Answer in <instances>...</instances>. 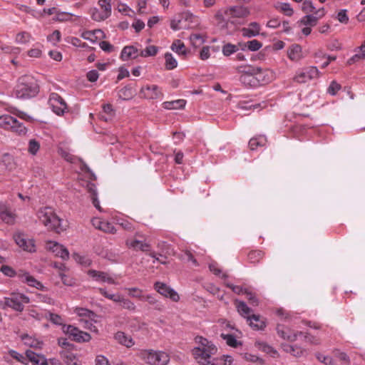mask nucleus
<instances>
[{
    "mask_svg": "<svg viewBox=\"0 0 365 365\" xmlns=\"http://www.w3.org/2000/svg\"><path fill=\"white\" fill-rule=\"evenodd\" d=\"M267 142L266 138L264 136H258L255 138H252L249 141V147L250 150H255L258 147H263L265 145Z\"/></svg>",
    "mask_w": 365,
    "mask_h": 365,
    "instance_id": "obj_33",
    "label": "nucleus"
},
{
    "mask_svg": "<svg viewBox=\"0 0 365 365\" xmlns=\"http://www.w3.org/2000/svg\"><path fill=\"white\" fill-rule=\"evenodd\" d=\"M98 5L100 6V9L109 15L111 14V4L110 0H99Z\"/></svg>",
    "mask_w": 365,
    "mask_h": 365,
    "instance_id": "obj_56",
    "label": "nucleus"
},
{
    "mask_svg": "<svg viewBox=\"0 0 365 365\" xmlns=\"http://www.w3.org/2000/svg\"><path fill=\"white\" fill-rule=\"evenodd\" d=\"M235 304L239 314L245 318L247 321L251 317L252 310L245 304V302L240 300H235Z\"/></svg>",
    "mask_w": 365,
    "mask_h": 365,
    "instance_id": "obj_28",
    "label": "nucleus"
},
{
    "mask_svg": "<svg viewBox=\"0 0 365 365\" xmlns=\"http://www.w3.org/2000/svg\"><path fill=\"white\" fill-rule=\"evenodd\" d=\"M250 11L247 7L243 6H233L218 10L215 14V18L219 21H225V17L245 18L249 16Z\"/></svg>",
    "mask_w": 365,
    "mask_h": 365,
    "instance_id": "obj_5",
    "label": "nucleus"
},
{
    "mask_svg": "<svg viewBox=\"0 0 365 365\" xmlns=\"http://www.w3.org/2000/svg\"><path fill=\"white\" fill-rule=\"evenodd\" d=\"M100 48L105 52L111 53L114 51V46L108 41H101L99 43Z\"/></svg>",
    "mask_w": 365,
    "mask_h": 365,
    "instance_id": "obj_63",
    "label": "nucleus"
},
{
    "mask_svg": "<svg viewBox=\"0 0 365 365\" xmlns=\"http://www.w3.org/2000/svg\"><path fill=\"white\" fill-rule=\"evenodd\" d=\"M18 278L24 283H26L29 286L36 288L39 290H45L46 288L41 282L35 279L29 272L20 270L17 273Z\"/></svg>",
    "mask_w": 365,
    "mask_h": 365,
    "instance_id": "obj_14",
    "label": "nucleus"
},
{
    "mask_svg": "<svg viewBox=\"0 0 365 365\" xmlns=\"http://www.w3.org/2000/svg\"><path fill=\"white\" fill-rule=\"evenodd\" d=\"M64 361L67 365H79V361L76 356L70 352H67L63 356Z\"/></svg>",
    "mask_w": 365,
    "mask_h": 365,
    "instance_id": "obj_49",
    "label": "nucleus"
},
{
    "mask_svg": "<svg viewBox=\"0 0 365 365\" xmlns=\"http://www.w3.org/2000/svg\"><path fill=\"white\" fill-rule=\"evenodd\" d=\"M118 303H120V306L121 308L128 309L130 312H135L136 306L131 300L128 298H125L121 296L120 301Z\"/></svg>",
    "mask_w": 365,
    "mask_h": 365,
    "instance_id": "obj_36",
    "label": "nucleus"
},
{
    "mask_svg": "<svg viewBox=\"0 0 365 365\" xmlns=\"http://www.w3.org/2000/svg\"><path fill=\"white\" fill-rule=\"evenodd\" d=\"M186 101L184 99H178L172 101H165L163 103V108L168 110L180 109L185 106Z\"/></svg>",
    "mask_w": 365,
    "mask_h": 365,
    "instance_id": "obj_32",
    "label": "nucleus"
},
{
    "mask_svg": "<svg viewBox=\"0 0 365 365\" xmlns=\"http://www.w3.org/2000/svg\"><path fill=\"white\" fill-rule=\"evenodd\" d=\"M48 41L56 44L61 40V33L58 30H55L51 35L47 37Z\"/></svg>",
    "mask_w": 365,
    "mask_h": 365,
    "instance_id": "obj_62",
    "label": "nucleus"
},
{
    "mask_svg": "<svg viewBox=\"0 0 365 365\" xmlns=\"http://www.w3.org/2000/svg\"><path fill=\"white\" fill-rule=\"evenodd\" d=\"M242 36L245 38H252L257 36L260 32V26L257 22H252L248 27L241 29Z\"/></svg>",
    "mask_w": 365,
    "mask_h": 365,
    "instance_id": "obj_20",
    "label": "nucleus"
},
{
    "mask_svg": "<svg viewBox=\"0 0 365 365\" xmlns=\"http://www.w3.org/2000/svg\"><path fill=\"white\" fill-rule=\"evenodd\" d=\"M98 290L101 294L104 296L106 298H107L110 300H112L114 302H118V301H120V299L122 296L118 293H117V294L109 293L104 288H98Z\"/></svg>",
    "mask_w": 365,
    "mask_h": 365,
    "instance_id": "obj_45",
    "label": "nucleus"
},
{
    "mask_svg": "<svg viewBox=\"0 0 365 365\" xmlns=\"http://www.w3.org/2000/svg\"><path fill=\"white\" fill-rule=\"evenodd\" d=\"M14 238L16 243L24 250L29 252H35L36 249L34 240L25 238L23 234H16Z\"/></svg>",
    "mask_w": 365,
    "mask_h": 365,
    "instance_id": "obj_16",
    "label": "nucleus"
},
{
    "mask_svg": "<svg viewBox=\"0 0 365 365\" xmlns=\"http://www.w3.org/2000/svg\"><path fill=\"white\" fill-rule=\"evenodd\" d=\"M28 362L31 361L34 365H48L46 359L43 355L36 354L31 350L26 351Z\"/></svg>",
    "mask_w": 365,
    "mask_h": 365,
    "instance_id": "obj_25",
    "label": "nucleus"
},
{
    "mask_svg": "<svg viewBox=\"0 0 365 365\" xmlns=\"http://www.w3.org/2000/svg\"><path fill=\"white\" fill-rule=\"evenodd\" d=\"M140 56V51L133 46H125L120 53V58L123 61H128L129 58H136Z\"/></svg>",
    "mask_w": 365,
    "mask_h": 365,
    "instance_id": "obj_24",
    "label": "nucleus"
},
{
    "mask_svg": "<svg viewBox=\"0 0 365 365\" xmlns=\"http://www.w3.org/2000/svg\"><path fill=\"white\" fill-rule=\"evenodd\" d=\"M289 58L295 62H298L303 58L302 49L299 44L292 45L287 50Z\"/></svg>",
    "mask_w": 365,
    "mask_h": 365,
    "instance_id": "obj_22",
    "label": "nucleus"
},
{
    "mask_svg": "<svg viewBox=\"0 0 365 365\" xmlns=\"http://www.w3.org/2000/svg\"><path fill=\"white\" fill-rule=\"evenodd\" d=\"M48 319L56 325H61L63 324V319L61 317L56 314L48 313Z\"/></svg>",
    "mask_w": 365,
    "mask_h": 365,
    "instance_id": "obj_60",
    "label": "nucleus"
},
{
    "mask_svg": "<svg viewBox=\"0 0 365 365\" xmlns=\"http://www.w3.org/2000/svg\"><path fill=\"white\" fill-rule=\"evenodd\" d=\"M63 331L68 334L72 340L76 342H87L91 339L88 333L83 331L72 325L64 326Z\"/></svg>",
    "mask_w": 365,
    "mask_h": 365,
    "instance_id": "obj_10",
    "label": "nucleus"
},
{
    "mask_svg": "<svg viewBox=\"0 0 365 365\" xmlns=\"http://www.w3.org/2000/svg\"><path fill=\"white\" fill-rule=\"evenodd\" d=\"M40 148V143L35 139H31L29 142L28 151L31 155H36Z\"/></svg>",
    "mask_w": 365,
    "mask_h": 365,
    "instance_id": "obj_51",
    "label": "nucleus"
},
{
    "mask_svg": "<svg viewBox=\"0 0 365 365\" xmlns=\"http://www.w3.org/2000/svg\"><path fill=\"white\" fill-rule=\"evenodd\" d=\"M89 14L92 19L96 21H104L110 16L104 11L96 7L91 8L89 11Z\"/></svg>",
    "mask_w": 365,
    "mask_h": 365,
    "instance_id": "obj_30",
    "label": "nucleus"
},
{
    "mask_svg": "<svg viewBox=\"0 0 365 365\" xmlns=\"http://www.w3.org/2000/svg\"><path fill=\"white\" fill-rule=\"evenodd\" d=\"M158 48L155 46H147L145 49L140 51V56L148 57L154 56L157 54Z\"/></svg>",
    "mask_w": 365,
    "mask_h": 365,
    "instance_id": "obj_44",
    "label": "nucleus"
},
{
    "mask_svg": "<svg viewBox=\"0 0 365 365\" xmlns=\"http://www.w3.org/2000/svg\"><path fill=\"white\" fill-rule=\"evenodd\" d=\"M3 309L10 307L15 311L22 312L24 309V304L29 303V298L24 294H12L10 297H4Z\"/></svg>",
    "mask_w": 365,
    "mask_h": 365,
    "instance_id": "obj_8",
    "label": "nucleus"
},
{
    "mask_svg": "<svg viewBox=\"0 0 365 365\" xmlns=\"http://www.w3.org/2000/svg\"><path fill=\"white\" fill-rule=\"evenodd\" d=\"M247 322L254 330H263L266 327L265 319L259 314H252Z\"/></svg>",
    "mask_w": 365,
    "mask_h": 365,
    "instance_id": "obj_19",
    "label": "nucleus"
},
{
    "mask_svg": "<svg viewBox=\"0 0 365 365\" xmlns=\"http://www.w3.org/2000/svg\"><path fill=\"white\" fill-rule=\"evenodd\" d=\"M317 359L325 365H335L334 359L329 356H324L321 353L316 354Z\"/></svg>",
    "mask_w": 365,
    "mask_h": 365,
    "instance_id": "obj_53",
    "label": "nucleus"
},
{
    "mask_svg": "<svg viewBox=\"0 0 365 365\" xmlns=\"http://www.w3.org/2000/svg\"><path fill=\"white\" fill-rule=\"evenodd\" d=\"M237 71L238 73H241V75H255L256 71H257V67L251 66L249 65H242L240 66L237 68Z\"/></svg>",
    "mask_w": 365,
    "mask_h": 365,
    "instance_id": "obj_40",
    "label": "nucleus"
},
{
    "mask_svg": "<svg viewBox=\"0 0 365 365\" xmlns=\"http://www.w3.org/2000/svg\"><path fill=\"white\" fill-rule=\"evenodd\" d=\"M170 48L173 51L178 53V54H187V50L185 48V44L180 40H175L172 43Z\"/></svg>",
    "mask_w": 365,
    "mask_h": 365,
    "instance_id": "obj_39",
    "label": "nucleus"
},
{
    "mask_svg": "<svg viewBox=\"0 0 365 365\" xmlns=\"http://www.w3.org/2000/svg\"><path fill=\"white\" fill-rule=\"evenodd\" d=\"M276 329L279 337L290 342L295 341L299 336L304 334L303 331H292L288 327L280 324L277 325Z\"/></svg>",
    "mask_w": 365,
    "mask_h": 365,
    "instance_id": "obj_13",
    "label": "nucleus"
},
{
    "mask_svg": "<svg viewBox=\"0 0 365 365\" xmlns=\"http://www.w3.org/2000/svg\"><path fill=\"white\" fill-rule=\"evenodd\" d=\"M101 230L111 234H115L116 232V229L115 228L114 225L107 221H103V224L101 225Z\"/></svg>",
    "mask_w": 365,
    "mask_h": 365,
    "instance_id": "obj_55",
    "label": "nucleus"
},
{
    "mask_svg": "<svg viewBox=\"0 0 365 365\" xmlns=\"http://www.w3.org/2000/svg\"><path fill=\"white\" fill-rule=\"evenodd\" d=\"M39 91L37 79L31 75H24L18 78L13 93L17 98L26 100L36 96Z\"/></svg>",
    "mask_w": 365,
    "mask_h": 365,
    "instance_id": "obj_2",
    "label": "nucleus"
},
{
    "mask_svg": "<svg viewBox=\"0 0 365 365\" xmlns=\"http://www.w3.org/2000/svg\"><path fill=\"white\" fill-rule=\"evenodd\" d=\"M87 274L95 281L107 282L110 284H116L114 279L107 272L90 269L88 271Z\"/></svg>",
    "mask_w": 365,
    "mask_h": 365,
    "instance_id": "obj_17",
    "label": "nucleus"
},
{
    "mask_svg": "<svg viewBox=\"0 0 365 365\" xmlns=\"http://www.w3.org/2000/svg\"><path fill=\"white\" fill-rule=\"evenodd\" d=\"M48 104L52 110L58 115H63L68 111V106L63 98L58 93H51Z\"/></svg>",
    "mask_w": 365,
    "mask_h": 365,
    "instance_id": "obj_9",
    "label": "nucleus"
},
{
    "mask_svg": "<svg viewBox=\"0 0 365 365\" xmlns=\"http://www.w3.org/2000/svg\"><path fill=\"white\" fill-rule=\"evenodd\" d=\"M279 10L287 16H291L293 14V9L288 3H282L279 7Z\"/></svg>",
    "mask_w": 365,
    "mask_h": 365,
    "instance_id": "obj_59",
    "label": "nucleus"
},
{
    "mask_svg": "<svg viewBox=\"0 0 365 365\" xmlns=\"http://www.w3.org/2000/svg\"><path fill=\"white\" fill-rule=\"evenodd\" d=\"M31 35L26 31H22L16 34V42L17 43H26L30 41Z\"/></svg>",
    "mask_w": 365,
    "mask_h": 365,
    "instance_id": "obj_46",
    "label": "nucleus"
},
{
    "mask_svg": "<svg viewBox=\"0 0 365 365\" xmlns=\"http://www.w3.org/2000/svg\"><path fill=\"white\" fill-rule=\"evenodd\" d=\"M0 217L6 224H14L15 221V215L2 203H0Z\"/></svg>",
    "mask_w": 365,
    "mask_h": 365,
    "instance_id": "obj_26",
    "label": "nucleus"
},
{
    "mask_svg": "<svg viewBox=\"0 0 365 365\" xmlns=\"http://www.w3.org/2000/svg\"><path fill=\"white\" fill-rule=\"evenodd\" d=\"M127 289H128V291L129 292V295L130 297L137 298L139 299H143V291L141 289H140L137 287L128 288Z\"/></svg>",
    "mask_w": 365,
    "mask_h": 365,
    "instance_id": "obj_57",
    "label": "nucleus"
},
{
    "mask_svg": "<svg viewBox=\"0 0 365 365\" xmlns=\"http://www.w3.org/2000/svg\"><path fill=\"white\" fill-rule=\"evenodd\" d=\"M40 222L48 230L60 232L63 230L61 220L56 215L52 208L46 207L41 208L37 212Z\"/></svg>",
    "mask_w": 365,
    "mask_h": 365,
    "instance_id": "obj_3",
    "label": "nucleus"
},
{
    "mask_svg": "<svg viewBox=\"0 0 365 365\" xmlns=\"http://www.w3.org/2000/svg\"><path fill=\"white\" fill-rule=\"evenodd\" d=\"M114 339L118 343L130 348L134 345V341L132 337L125 334L123 331H118L115 334Z\"/></svg>",
    "mask_w": 365,
    "mask_h": 365,
    "instance_id": "obj_27",
    "label": "nucleus"
},
{
    "mask_svg": "<svg viewBox=\"0 0 365 365\" xmlns=\"http://www.w3.org/2000/svg\"><path fill=\"white\" fill-rule=\"evenodd\" d=\"M264 253L261 250H252L247 255V259L252 264H257L264 257Z\"/></svg>",
    "mask_w": 365,
    "mask_h": 365,
    "instance_id": "obj_34",
    "label": "nucleus"
},
{
    "mask_svg": "<svg viewBox=\"0 0 365 365\" xmlns=\"http://www.w3.org/2000/svg\"><path fill=\"white\" fill-rule=\"evenodd\" d=\"M182 259L188 262H191L193 265L197 266L198 263L192 254L189 252L186 251L182 255Z\"/></svg>",
    "mask_w": 365,
    "mask_h": 365,
    "instance_id": "obj_58",
    "label": "nucleus"
},
{
    "mask_svg": "<svg viewBox=\"0 0 365 365\" xmlns=\"http://www.w3.org/2000/svg\"><path fill=\"white\" fill-rule=\"evenodd\" d=\"M255 78L257 81V86L264 85L273 79V73L269 69H262L257 67V71L255 73Z\"/></svg>",
    "mask_w": 365,
    "mask_h": 365,
    "instance_id": "obj_18",
    "label": "nucleus"
},
{
    "mask_svg": "<svg viewBox=\"0 0 365 365\" xmlns=\"http://www.w3.org/2000/svg\"><path fill=\"white\" fill-rule=\"evenodd\" d=\"M9 354L14 359H15L16 360H17L18 361L24 364H28V360H27V356H24L23 354L14 351V350H10L9 351Z\"/></svg>",
    "mask_w": 365,
    "mask_h": 365,
    "instance_id": "obj_52",
    "label": "nucleus"
},
{
    "mask_svg": "<svg viewBox=\"0 0 365 365\" xmlns=\"http://www.w3.org/2000/svg\"><path fill=\"white\" fill-rule=\"evenodd\" d=\"M341 88V85L336 81H333L327 88V93L331 96H335Z\"/></svg>",
    "mask_w": 365,
    "mask_h": 365,
    "instance_id": "obj_54",
    "label": "nucleus"
},
{
    "mask_svg": "<svg viewBox=\"0 0 365 365\" xmlns=\"http://www.w3.org/2000/svg\"><path fill=\"white\" fill-rule=\"evenodd\" d=\"M0 127L19 135H25L27 132V129L23 123L10 115L0 116Z\"/></svg>",
    "mask_w": 365,
    "mask_h": 365,
    "instance_id": "obj_6",
    "label": "nucleus"
},
{
    "mask_svg": "<svg viewBox=\"0 0 365 365\" xmlns=\"http://www.w3.org/2000/svg\"><path fill=\"white\" fill-rule=\"evenodd\" d=\"M73 259L79 264L84 265L86 267H88L91 264L92 261L91 259L86 256L81 255L79 254L75 253L73 255Z\"/></svg>",
    "mask_w": 365,
    "mask_h": 365,
    "instance_id": "obj_48",
    "label": "nucleus"
},
{
    "mask_svg": "<svg viewBox=\"0 0 365 365\" xmlns=\"http://www.w3.org/2000/svg\"><path fill=\"white\" fill-rule=\"evenodd\" d=\"M165 68L167 70H173L178 66V61L170 53L165 54Z\"/></svg>",
    "mask_w": 365,
    "mask_h": 365,
    "instance_id": "obj_37",
    "label": "nucleus"
},
{
    "mask_svg": "<svg viewBox=\"0 0 365 365\" xmlns=\"http://www.w3.org/2000/svg\"><path fill=\"white\" fill-rule=\"evenodd\" d=\"M190 40L194 47H198L205 42L204 37L199 34H193L190 36Z\"/></svg>",
    "mask_w": 365,
    "mask_h": 365,
    "instance_id": "obj_47",
    "label": "nucleus"
},
{
    "mask_svg": "<svg viewBox=\"0 0 365 365\" xmlns=\"http://www.w3.org/2000/svg\"><path fill=\"white\" fill-rule=\"evenodd\" d=\"M154 289L162 296L168 297L173 302H178L180 297L178 294L165 283L156 282L154 284Z\"/></svg>",
    "mask_w": 365,
    "mask_h": 365,
    "instance_id": "obj_11",
    "label": "nucleus"
},
{
    "mask_svg": "<svg viewBox=\"0 0 365 365\" xmlns=\"http://www.w3.org/2000/svg\"><path fill=\"white\" fill-rule=\"evenodd\" d=\"M221 337L226 341L227 344L230 346L236 348L241 344L232 334H221Z\"/></svg>",
    "mask_w": 365,
    "mask_h": 365,
    "instance_id": "obj_43",
    "label": "nucleus"
},
{
    "mask_svg": "<svg viewBox=\"0 0 365 365\" xmlns=\"http://www.w3.org/2000/svg\"><path fill=\"white\" fill-rule=\"evenodd\" d=\"M239 46L243 51L247 48L251 51H257L262 47V43L257 39H253L245 43H240Z\"/></svg>",
    "mask_w": 365,
    "mask_h": 365,
    "instance_id": "obj_31",
    "label": "nucleus"
},
{
    "mask_svg": "<svg viewBox=\"0 0 365 365\" xmlns=\"http://www.w3.org/2000/svg\"><path fill=\"white\" fill-rule=\"evenodd\" d=\"M3 274L6 276H8V277H14L15 275L17 276V273H16V272L14 271V269L13 268H11V267L9 266H7V265H3L1 267V269H0Z\"/></svg>",
    "mask_w": 365,
    "mask_h": 365,
    "instance_id": "obj_61",
    "label": "nucleus"
},
{
    "mask_svg": "<svg viewBox=\"0 0 365 365\" xmlns=\"http://www.w3.org/2000/svg\"><path fill=\"white\" fill-rule=\"evenodd\" d=\"M48 245H52V246L48 247V249L51 250L53 252H54L56 256L61 257L64 260L68 259L69 252L68 250L65 248L63 245L57 242L53 243L51 242H50Z\"/></svg>",
    "mask_w": 365,
    "mask_h": 365,
    "instance_id": "obj_23",
    "label": "nucleus"
},
{
    "mask_svg": "<svg viewBox=\"0 0 365 365\" xmlns=\"http://www.w3.org/2000/svg\"><path fill=\"white\" fill-rule=\"evenodd\" d=\"M125 245L129 249L134 251H141L143 252H148L151 250V245L146 242L145 240H140L137 238L127 239Z\"/></svg>",
    "mask_w": 365,
    "mask_h": 365,
    "instance_id": "obj_12",
    "label": "nucleus"
},
{
    "mask_svg": "<svg viewBox=\"0 0 365 365\" xmlns=\"http://www.w3.org/2000/svg\"><path fill=\"white\" fill-rule=\"evenodd\" d=\"M141 300L146 301L151 305H155V308L158 310H162L163 309L162 304L153 294L143 295V299H141Z\"/></svg>",
    "mask_w": 365,
    "mask_h": 365,
    "instance_id": "obj_42",
    "label": "nucleus"
},
{
    "mask_svg": "<svg viewBox=\"0 0 365 365\" xmlns=\"http://www.w3.org/2000/svg\"><path fill=\"white\" fill-rule=\"evenodd\" d=\"M138 357L149 365H168L170 356L165 351L143 349L137 353Z\"/></svg>",
    "mask_w": 365,
    "mask_h": 365,
    "instance_id": "obj_4",
    "label": "nucleus"
},
{
    "mask_svg": "<svg viewBox=\"0 0 365 365\" xmlns=\"http://www.w3.org/2000/svg\"><path fill=\"white\" fill-rule=\"evenodd\" d=\"M240 81L242 83L248 87L257 86L255 75H241Z\"/></svg>",
    "mask_w": 365,
    "mask_h": 365,
    "instance_id": "obj_35",
    "label": "nucleus"
},
{
    "mask_svg": "<svg viewBox=\"0 0 365 365\" xmlns=\"http://www.w3.org/2000/svg\"><path fill=\"white\" fill-rule=\"evenodd\" d=\"M140 93L147 99H158L163 93L157 85H146L140 89Z\"/></svg>",
    "mask_w": 365,
    "mask_h": 365,
    "instance_id": "obj_15",
    "label": "nucleus"
},
{
    "mask_svg": "<svg viewBox=\"0 0 365 365\" xmlns=\"http://www.w3.org/2000/svg\"><path fill=\"white\" fill-rule=\"evenodd\" d=\"M239 44L235 45L227 43L222 46V51L224 56H230V55L236 53L239 50Z\"/></svg>",
    "mask_w": 365,
    "mask_h": 365,
    "instance_id": "obj_38",
    "label": "nucleus"
},
{
    "mask_svg": "<svg viewBox=\"0 0 365 365\" xmlns=\"http://www.w3.org/2000/svg\"><path fill=\"white\" fill-rule=\"evenodd\" d=\"M317 21L318 17L313 15H306L302 19L301 23L306 26H314L317 24Z\"/></svg>",
    "mask_w": 365,
    "mask_h": 365,
    "instance_id": "obj_50",
    "label": "nucleus"
},
{
    "mask_svg": "<svg viewBox=\"0 0 365 365\" xmlns=\"http://www.w3.org/2000/svg\"><path fill=\"white\" fill-rule=\"evenodd\" d=\"M22 339L24 344L30 347L41 349L42 346V342L28 335L23 336Z\"/></svg>",
    "mask_w": 365,
    "mask_h": 365,
    "instance_id": "obj_41",
    "label": "nucleus"
},
{
    "mask_svg": "<svg viewBox=\"0 0 365 365\" xmlns=\"http://www.w3.org/2000/svg\"><path fill=\"white\" fill-rule=\"evenodd\" d=\"M354 52L355 54L347 61L349 65L365 59V41L360 46L356 48Z\"/></svg>",
    "mask_w": 365,
    "mask_h": 365,
    "instance_id": "obj_29",
    "label": "nucleus"
},
{
    "mask_svg": "<svg viewBox=\"0 0 365 365\" xmlns=\"http://www.w3.org/2000/svg\"><path fill=\"white\" fill-rule=\"evenodd\" d=\"M197 346L192 349L195 360L200 365H218L223 361L224 365H231L233 359L230 356L223 355L220 359L214 357L217 352V346L210 341L202 336L195 338Z\"/></svg>",
    "mask_w": 365,
    "mask_h": 365,
    "instance_id": "obj_1",
    "label": "nucleus"
},
{
    "mask_svg": "<svg viewBox=\"0 0 365 365\" xmlns=\"http://www.w3.org/2000/svg\"><path fill=\"white\" fill-rule=\"evenodd\" d=\"M320 71L316 66H308L298 69L294 77L293 81L297 83H306L309 81L319 78Z\"/></svg>",
    "mask_w": 365,
    "mask_h": 365,
    "instance_id": "obj_7",
    "label": "nucleus"
},
{
    "mask_svg": "<svg viewBox=\"0 0 365 365\" xmlns=\"http://www.w3.org/2000/svg\"><path fill=\"white\" fill-rule=\"evenodd\" d=\"M96 365H111L108 359L103 355H98L95 359Z\"/></svg>",
    "mask_w": 365,
    "mask_h": 365,
    "instance_id": "obj_64",
    "label": "nucleus"
},
{
    "mask_svg": "<svg viewBox=\"0 0 365 365\" xmlns=\"http://www.w3.org/2000/svg\"><path fill=\"white\" fill-rule=\"evenodd\" d=\"M282 349L294 357H301L306 353V349L297 345H291L288 344H282Z\"/></svg>",
    "mask_w": 365,
    "mask_h": 365,
    "instance_id": "obj_21",
    "label": "nucleus"
}]
</instances>
